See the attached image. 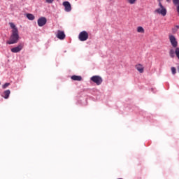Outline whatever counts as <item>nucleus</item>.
<instances>
[{"label": "nucleus", "mask_w": 179, "mask_h": 179, "mask_svg": "<svg viewBox=\"0 0 179 179\" xmlns=\"http://www.w3.org/2000/svg\"><path fill=\"white\" fill-rule=\"evenodd\" d=\"M171 72H172L173 75H176V69L175 67H171Z\"/></svg>", "instance_id": "aec40b11"}, {"label": "nucleus", "mask_w": 179, "mask_h": 179, "mask_svg": "<svg viewBox=\"0 0 179 179\" xmlns=\"http://www.w3.org/2000/svg\"><path fill=\"white\" fill-rule=\"evenodd\" d=\"M175 54L177 57V58L179 59V48H176V50H175Z\"/></svg>", "instance_id": "a211bd4d"}, {"label": "nucleus", "mask_w": 179, "mask_h": 179, "mask_svg": "<svg viewBox=\"0 0 179 179\" xmlns=\"http://www.w3.org/2000/svg\"><path fill=\"white\" fill-rule=\"evenodd\" d=\"M159 3H162V0H157Z\"/></svg>", "instance_id": "4be33fe9"}, {"label": "nucleus", "mask_w": 179, "mask_h": 179, "mask_svg": "<svg viewBox=\"0 0 179 179\" xmlns=\"http://www.w3.org/2000/svg\"><path fill=\"white\" fill-rule=\"evenodd\" d=\"M90 80L98 86H99L101 83H103V78H101L100 76H94L90 78Z\"/></svg>", "instance_id": "20e7f679"}, {"label": "nucleus", "mask_w": 179, "mask_h": 179, "mask_svg": "<svg viewBox=\"0 0 179 179\" xmlns=\"http://www.w3.org/2000/svg\"><path fill=\"white\" fill-rule=\"evenodd\" d=\"M169 41L173 48H177V46L178 45V42H177L176 36H174L173 35H169Z\"/></svg>", "instance_id": "39448f33"}, {"label": "nucleus", "mask_w": 179, "mask_h": 179, "mask_svg": "<svg viewBox=\"0 0 179 179\" xmlns=\"http://www.w3.org/2000/svg\"><path fill=\"white\" fill-rule=\"evenodd\" d=\"M159 8L155 10V13H158V15H162V16H166L167 15V9L164 6L162 3H159Z\"/></svg>", "instance_id": "f03ea898"}, {"label": "nucleus", "mask_w": 179, "mask_h": 179, "mask_svg": "<svg viewBox=\"0 0 179 179\" xmlns=\"http://www.w3.org/2000/svg\"><path fill=\"white\" fill-rule=\"evenodd\" d=\"M24 47V44L20 43L17 47L11 48V52L14 53L20 52L21 50H23Z\"/></svg>", "instance_id": "423d86ee"}, {"label": "nucleus", "mask_w": 179, "mask_h": 179, "mask_svg": "<svg viewBox=\"0 0 179 179\" xmlns=\"http://www.w3.org/2000/svg\"><path fill=\"white\" fill-rule=\"evenodd\" d=\"M27 19H29V20H34V19L36 18V17H34L33 14L30 13L27 14Z\"/></svg>", "instance_id": "4468645a"}, {"label": "nucleus", "mask_w": 179, "mask_h": 179, "mask_svg": "<svg viewBox=\"0 0 179 179\" xmlns=\"http://www.w3.org/2000/svg\"><path fill=\"white\" fill-rule=\"evenodd\" d=\"M171 0H166V2H170Z\"/></svg>", "instance_id": "5701e85b"}, {"label": "nucleus", "mask_w": 179, "mask_h": 179, "mask_svg": "<svg viewBox=\"0 0 179 179\" xmlns=\"http://www.w3.org/2000/svg\"><path fill=\"white\" fill-rule=\"evenodd\" d=\"M179 25L175 26L173 28H172V33H177L178 31Z\"/></svg>", "instance_id": "dca6fc26"}, {"label": "nucleus", "mask_w": 179, "mask_h": 179, "mask_svg": "<svg viewBox=\"0 0 179 179\" xmlns=\"http://www.w3.org/2000/svg\"><path fill=\"white\" fill-rule=\"evenodd\" d=\"M47 3H52L54 0H46Z\"/></svg>", "instance_id": "412c9836"}, {"label": "nucleus", "mask_w": 179, "mask_h": 179, "mask_svg": "<svg viewBox=\"0 0 179 179\" xmlns=\"http://www.w3.org/2000/svg\"><path fill=\"white\" fill-rule=\"evenodd\" d=\"M178 72L179 73V66H178Z\"/></svg>", "instance_id": "b1692460"}, {"label": "nucleus", "mask_w": 179, "mask_h": 179, "mask_svg": "<svg viewBox=\"0 0 179 179\" xmlns=\"http://www.w3.org/2000/svg\"><path fill=\"white\" fill-rule=\"evenodd\" d=\"M72 80H77L78 82H80L82 80V76H71Z\"/></svg>", "instance_id": "f8f14e48"}, {"label": "nucleus", "mask_w": 179, "mask_h": 179, "mask_svg": "<svg viewBox=\"0 0 179 179\" xmlns=\"http://www.w3.org/2000/svg\"><path fill=\"white\" fill-rule=\"evenodd\" d=\"M47 23V18L45 17H41L38 20V26L43 27Z\"/></svg>", "instance_id": "1a4fd4ad"}, {"label": "nucleus", "mask_w": 179, "mask_h": 179, "mask_svg": "<svg viewBox=\"0 0 179 179\" xmlns=\"http://www.w3.org/2000/svg\"><path fill=\"white\" fill-rule=\"evenodd\" d=\"M136 69L140 73H143L145 71V67H143V65L141 64H138L135 66Z\"/></svg>", "instance_id": "9d476101"}, {"label": "nucleus", "mask_w": 179, "mask_h": 179, "mask_svg": "<svg viewBox=\"0 0 179 179\" xmlns=\"http://www.w3.org/2000/svg\"><path fill=\"white\" fill-rule=\"evenodd\" d=\"M138 33H145V29L142 27H137Z\"/></svg>", "instance_id": "2eb2a0df"}, {"label": "nucleus", "mask_w": 179, "mask_h": 179, "mask_svg": "<svg viewBox=\"0 0 179 179\" xmlns=\"http://www.w3.org/2000/svg\"><path fill=\"white\" fill-rule=\"evenodd\" d=\"M0 85H1V83H0Z\"/></svg>", "instance_id": "393cba45"}, {"label": "nucleus", "mask_w": 179, "mask_h": 179, "mask_svg": "<svg viewBox=\"0 0 179 179\" xmlns=\"http://www.w3.org/2000/svg\"><path fill=\"white\" fill-rule=\"evenodd\" d=\"M63 6H64L65 12H71V10H72V6H71V3H69V1H64Z\"/></svg>", "instance_id": "6e6552de"}, {"label": "nucleus", "mask_w": 179, "mask_h": 179, "mask_svg": "<svg viewBox=\"0 0 179 179\" xmlns=\"http://www.w3.org/2000/svg\"><path fill=\"white\" fill-rule=\"evenodd\" d=\"M169 55L171 58H174V57H176V51H174L173 49H171L169 50Z\"/></svg>", "instance_id": "ddd939ff"}, {"label": "nucleus", "mask_w": 179, "mask_h": 179, "mask_svg": "<svg viewBox=\"0 0 179 179\" xmlns=\"http://www.w3.org/2000/svg\"><path fill=\"white\" fill-rule=\"evenodd\" d=\"M56 37L59 38V40H65V37H66V36L64 31L58 30L56 34Z\"/></svg>", "instance_id": "0eeeda50"}, {"label": "nucleus", "mask_w": 179, "mask_h": 179, "mask_svg": "<svg viewBox=\"0 0 179 179\" xmlns=\"http://www.w3.org/2000/svg\"><path fill=\"white\" fill-rule=\"evenodd\" d=\"M9 25L13 30L10 39L6 41V44H16V43L19 41V29H17L16 25H15V24L13 22H10Z\"/></svg>", "instance_id": "f257e3e1"}, {"label": "nucleus", "mask_w": 179, "mask_h": 179, "mask_svg": "<svg viewBox=\"0 0 179 179\" xmlns=\"http://www.w3.org/2000/svg\"><path fill=\"white\" fill-rule=\"evenodd\" d=\"M10 83H6L4 85H3L2 87L3 89H6V87H8V86H10Z\"/></svg>", "instance_id": "6ab92c4d"}, {"label": "nucleus", "mask_w": 179, "mask_h": 179, "mask_svg": "<svg viewBox=\"0 0 179 179\" xmlns=\"http://www.w3.org/2000/svg\"><path fill=\"white\" fill-rule=\"evenodd\" d=\"M78 38L80 41H86L89 38V34L86 31H83L79 34Z\"/></svg>", "instance_id": "7ed1b4c3"}, {"label": "nucleus", "mask_w": 179, "mask_h": 179, "mask_svg": "<svg viewBox=\"0 0 179 179\" xmlns=\"http://www.w3.org/2000/svg\"><path fill=\"white\" fill-rule=\"evenodd\" d=\"M10 94V90H6V91L3 92V95H2V97H3L4 99H9Z\"/></svg>", "instance_id": "9b49d317"}, {"label": "nucleus", "mask_w": 179, "mask_h": 179, "mask_svg": "<svg viewBox=\"0 0 179 179\" xmlns=\"http://www.w3.org/2000/svg\"><path fill=\"white\" fill-rule=\"evenodd\" d=\"M136 1L137 0H127V3H129V5H135Z\"/></svg>", "instance_id": "f3484780"}]
</instances>
